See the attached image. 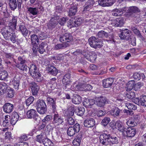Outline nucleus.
I'll list each match as a JSON object with an SVG mask.
<instances>
[{"label": "nucleus", "instance_id": "obj_43", "mask_svg": "<svg viewBox=\"0 0 146 146\" xmlns=\"http://www.w3.org/2000/svg\"><path fill=\"white\" fill-rule=\"evenodd\" d=\"M46 46V44L44 42H42L39 45L38 47V51L41 54H43L45 51L44 47Z\"/></svg>", "mask_w": 146, "mask_h": 146}, {"label": "nucleus", "instance_id": "obj_25", "mask_svg": "<svg viewBox=\"0 0 146 146\" xmlns=\"http://www.w3.org/2000/svg\"><path fill=\"white\" fill-rule=\"evenodd\" d=\"M29 73L31 75H34V74L38 72V69L35 64L33 62L31 63L29 67Z\"/></svg>", "mask_w": 146, "mask_h": 146}, {"label": "nucleus", "instance_id": "obj_5", "mask_svg": "<svg viewBox=\"0 0 146 146\" xmlns=\"http://www.w3.org/2000/svg\"><path fill=\"white\" fill-rule=\"evenodd\" d=\"M134 82L133 80L129 81L128 82L127 87V91H130L133 88L134 90L137 91L139 90L141 87L144 85L143 83L139 82L134 84Z\"/></svg>", "mask_w": 146, "mask_h": 146}, {"label": "nucleus", "instance_id": "obj_62", "mask_svg": "<svg viewBox=\"0 0 146 146\" xmlns=\"http://www.w3.org/2000/svg\"><path fill=\"white\" fill-rule=\"evenodd\" d=\"M67 123L69 125H73L75 123V121L71 117H68L66 119Z\"/></svg>", "mask_w": 146, "mask_h": 146}, {"label": "nucleus", "instance_id": "obj_58", "mask_svg": "<svg viewBox=\"0 0 146 146\" xmlns=\"http://www.w3.org/2000/svg\"><path fill=\"white\" fill-rule=\"evenodd\" d=\"M34 100V98L32 96L29 97L26 100V104L27 106H29L33 103Z\"/></svg>", "mask_w": 146, "mask_h": 146}, {"label": "nucleus", "instance_id": "obj_54", "mask_svg": "<svg viewBox=\"0 0 146 146\" xmlns=\"http://www.w3.org/2000/svg\"><path fill=\"white\" fill-rule=\"evenodd\" d=\"M126 124L131 127H133L137 124L136 121H135L133 119H130L126 122Z\"/></svg>", "mask_w": 146, "mask_h": 146}, {"label": "nucleus", "instance_id": "obj_18", "mask_svg": "<svg viewBox=\"0 0 146 146\" xmlns=\"http://www.w3.org/2000/svg\"><path fill=\"white\" fill-rule=\"evenodd\" d=\"M46 96L47 97L46 100L47 101L48 104L52 107L53 112H55L56 111V105L55 101L52 98H50V97L48 96L47 94Z\"/></svg>", "mask_w": 146, "mask_h": 146}, {"label": "nucleus", "instance_id": "obj_11", "mask_svg": "<svg viewBox=\"0 0 146 146\" xmlns=\"http://www.w3.org/2000/svg\"><path fill=\"white\" fill-rule=\"evenodd\" d=\"M20 79V75L17 74L11 80L10 83L13 85V88L15 89L18 90L19 89Z\"/></svg>", "mask_w": 146, "mask_h": 146}, {"label": "nucleus", "instance_id": "obj_23", "mask_svg": "<svg viewBox=\"0 0 146 146\" xmlns=\"http://www.w3.org/2000/svg\"><path fill=\"white\" fill-rule=\"evenodd\" d=\"M19 31H20L24 36L25 37L28 34V31L25 25L21 23L19 26Z\"/></svg>", "mask_w": 146, "mask_h": 146}, {"label": "nucleus", "instance_id": "obj_12", "mask_svg": "<svg viewBox=\"0 0 146 146\" xmlns=\"http://www.w3.org/2000/svg\"><path fill=\"white\" fill-rule=\"evenodd\" d=\"M111 109L108 111L109 114L114 117L116 118L119 117L121 110L117 107L112 106H111Z\"/></svg>", "mask_w": 146, "mask_h": 146}, {"label": "nucleus", "instance_id": "obj_45", "mask_svg": "<svg viewBox=\"0 0 146 146\" xmlns=\"http://www.w3.org/2000/svg\"><path fill=\"white\" fill-rule=\"evenodd\" d=\"M68 45L66 43L57 44L54 46V48L56 50L63 49L67 47Z\"/></svg>", "mask_w": 146, "mask_h": 146}, {"label": "nucleus", "instance_id": "obj_46", "mask_svg": "<svg viewBox=\"0 0 146 146\" xmlns=\"http://www.w3.org/2000/svg\"><path fill=\"white\" fill-rule=\"evenodd\" d=\"M87 60L92 62H94L96 58V54L95 53L90 54Z\"/></svg>", "mask_w": 146, "mask_h": 146}, {"label": "nucleus", "instance_id": "obj_15", "mask_svg": "<svg viewBox=\"0 0 146 146\" xmlns=\"http://www.w3.org/2000/svg\"><path fill=\"white\" fill-rule=\"evenodd\" d=\"M54 115L53 123L56 125H59L60 124L64 123V119L59 116L56 111L54 112Z\"/></svg>", "mask_w": 146, "mask_h": 146}, {"label": "nucleus", "instance_id": "obj_51", "mask_svg": "<svg viewBox=\"0 0 146 146\" xmlns=\"http://www.w3.org/2000/svg\"><path fill=\"white\" fill-rule=\"evenodd\" d=\"M130 44L133 46L136 45V38L135 37L130 36L128 39Z\"/></svg>", "mask_w": 146, "mask_h": 146}, {"label": "nucleus", "instance_id": "obj_60", "mask_svg": "<svg viewBox=\"0 0 146 146\" xmlns=\"http://www.w3.org/2000/svg\"><path fill=\"white\" fill-rule=\"evenodd\" d=\"M68 19V17H62L58 21V23H59L61 25H64Z\"/></svg>", "mask_w": 146, "mask_h": 146}, {"label": "nucleus", "instance_id": "obj_53", "mask_svg": "<svg viewBox=\"0 0 146 146\" xmlns=\"http://www.w3.org/2000/svg\"><path fill=\"white\" fill-rule=\"evenodd\" d=\"M67 133L68 135L72 136L75 134L76 132H75L72 127H69L67 131Z\"/></svg>", "mask_w": 146, "mask_h": 146}, {"label": "nucleus", "instance_id": "obj_21", "mask_svg": "<svg viewBox=\"0 0 146 146\" xmlns=\"http://www.w3.org/2000/svg\"><path fill=\"white\" fill-rule=\"evenodd\" d=\"M113 82V78H109L103 80V86L104 88L110 87Z\"/></svg>", "mask_w": 146, "mask_h": 146}, {"label": "nucleus", "instance_id": "obj_59", "mask_svg": "<svg viewBox=\"0 0 146 146\" xmlns=\"http://www.w3.org/2000/svg\"><path fill=\"white\" fill-rule=\"evenodd\" d=\"M56 137L57 139V140L59 141H61L62 139V134L60 132L58 129H56Z\"/></svg>", "mask_w": 146, "mask_h": 146}, {"label": "nucleus", "instance_id": "obj_6", "mask_svg": "<svg viewBox=\"0 0 146 146\" xmlns=\"http://www.w3.org/2000/svg\"><path fill=\"white\" fill-rule=\"evenodd\" d=\"M11 28L9 27L5 26L2 28L0 31V33L6 40H9V37L12 33Z\"/></svg>", "mask_w": 146, "mask_h": 146}, {"label": "nucleus", "instance_id": "obj_7", "mask_svg": "<svg viewBox=\"0 0 146 146\" xmlns=\"http://www.w3.org/2000/svg\"><path fill=\"white\" fill-rule=\"evenodd\" d=\"M59 37L60 41L63 43L70 42L72 40L73 38L71 35L68 32L60 35Z\"/></svg>", "mask_w": 146, "mask_h": 146}, {"label": "nucleus", "instance_id": "obj_4", "mask_svg": "<svg viewBox=\"0 0 146 146\" xmlns=\"http://www.w3.org/2000/svg\"><path fill=\"white\" fill-rule=\"evenodd\" d=\"M36 106L37 111L39 113L43 114L46 112V106L44 100H38L36 102Z\"/></svg>", "mask_w": 146, "mask_h": 146}, {"label": "nucleus", "instance_id": "obj_26", "mask_svg": "<svg viewBox=\"0 0 146 146\" xmlns=\"http://www.w3.org/2000/svg\"><path fill=\"white\" fill-rule=\"evenodd\" d=\"M47 68L48 72L50 74L53 76H56L58 73V70L55 67L52 65L48 64Z\"/></svg>", "mask_w": 146, "mask_h": 146}, {"label": "nucleus", "instance_id": "obj_61", "mask_svg": "<svg viewBox=\"0 0 146 146\" xmlns=\"http://www.w3.org/2000/svg\"><path fill=\"white\" fill-rule=\"evenodd\" d=\"M125 8H124L123 9H114L115 10V12H116L117 14V16H120L123 14V11H125Z\"/></svg>", "mask_w": 146, "mask_h": 146}, {"label": "nucleus", "instance_id": "obj_40", "mask_svg": "<svg viewBox=\"0 0 146 146\" xmlns=\"http://www.w3.org/2000/svg\"><path fill=\"white\" fill-rule=\"evenodd\" d=\"M8 77V73L7 71L5 70H0V80H5Z\"/></svg>", "mask_w": 146, "mask_h": 146}, {"label": "nucleus", "instance_id": "obj_36", "mask_svg": "<svg viewBox=\"0 0 146 146\" xmlns=\"http://www.w3.org/2000/svg\"><path fill=\"white\" fill-rule=\"evenodd\" d=\"M9 5L11 9L13 10L15 9L17 7V3L16 0H9Z\"/></svg>", "mask_w": 146, "mask_h": 146}, {"label": "nucleus", "instance_id": "obj_30", "mask_svg": "<svg viewBox=\"0 0 146 146\" xmlns=\"http://www.w3.org/2000/svg\"><path fill=\"white\" fill-rule=\"evenodd\" d=\"M95 123L94 120L93 118H90L85 120L84 124L85 127H90L93 126Z\"/></svg>", "mask_w": 146, "mask_h": 146}, {"label": "nucleus", "instance_id": "obj_34", "mask_svg": "<svg viewBox=\"0 0 146 146\" xmlns=\"http://www.w3.org/2000/svg\"><path fill=\"white\" fill-rule=\"evenodd\" d=\"M31 89L33 95H36L39 90V86L35 83H32L31 84Z\"/></svg>", "mask_w": 146, "mask_h": 146}, {"label": "nucleus", "instance_id": "obj_2", "mask_svg": "<svg viewBox=\"0 0 146 146\" xmlns=\"http://www.w3.org/2000/svg\"><path fill=\"white\" fill-rule=\"evenodd\" d=\"M18 61V62L16 63V66L21 71L27 72L28 70V66L25 64L27 62V60L25 56H19Z\"/></svg>", "mask_w": 146, "mask_h": 146}, {"label": "nucleus", "instance_id": "obj_24", "mask_svg": "<svg viewBox=\"0 0 146 146\" xmlns=\"http://www.w3.org/2000/svg\"><path fill=\"white\" fill-rule=\"evenodd\" d=\"M106 98L103 96L98 97L96 101V104L99 107L104 106L106 101Z\"/></svg>", "mask_w": 146, "mask_h": 146}, {"label": "nucleus", "instance_id": "obj_19", "mask_svg": "<svg viewBox=\"0 0 146 146\" xmlns=\"http://www.w3.org/2000/svg\"><path fill=\"white\" fill-rule=\"evenodd\" d=\"M13 104L9 103H5L3 107L4 111L6 113H9L11 112L13 109Z\"/></svg>", "mask_w": 146, "mask_h": 146}, {"label": "nucleus", "instance_id": "obj_16", "mask_svg": "<svg viewBox=\"0 0 146 146\" xmlns=\"http://www.w3.org/2000/svg\"><path fill=\"white\" fill-rule=\"evenodd\" d=\"M2 88H4V90L7 91V96L8 98H12L14 95L13 89L9 87L5 83H4L2 84Z\"/></svg>", "mask_w": 146, "mask_h": 146}, {"label": "nucleus", "instance_id": "obj_64", "mask_svg": "<svg viewBox=\"0 0 146 146\" xmlns=\"http://www.w3.org/2000/svg\"><path fill=\"white\" fill-rule=\"evenodd\" d=\"M133 78L136 80H139L141 79V75L140 74L138 73H134L133 75Z\"/></svg>", "mask_w": 146, "mask_h": 146}, {"label": "nucleus", "instance_id": "obj_27", "mask_svg": "<svg viewBox=\"0 0 146 146\" xmlns=\"http://www.w3.org/2000/svg\"><path fill=\"white\" fill-rule=\"evenodd\" d=\"M115 126L118 130L123 133L125 132L126 127L124 126L122 123L120 121H118L115 123Z\"/></svg>", "mask_w": 146, "mask_h": 146}, {"label": "nucleus", "instance_id": "obj_32", "mask_svg": "<svg viewBox=\"0 0 146 146\" xmlns=\"http://www.w3.org/2000/svg\"><path fill=\"white\" fill-rule=\"evenodd\" d=\"M19 118V115L16 112H14L12 115L11 123L12 125H14L17 123Z\"/></svg>", "mask_w": 146, "mask_h": 146}, {"label": "nucleus", "instance_id": "obj_35", "mask_svg": "<svg viewBox=\"0 0 146 146\" xmlns=\"http://www.w3.org/2000/svg\"><path fill=\"white\" fill-rule=\"evenodd\" d=\"M82 98L79 95L76 94L73 96L72 102L75 104H79L82 102Z\"/></svg>", "mask_w": 146, "mask_h": 146}, {"label": "nucleus", "instance_id": "obj_10", "mask_svg": "<svg viewBox=\"0 0 146 146\" xmlns=\"http://www.w3.org/2000/svg\"><path fill=\"white\" fill-rule=\"evenodd\" d=\"M71 77V73L68 72L64 76L62 80V82L63 84L65 85L64 89H66V88H69L70 84L71 81L70 80Z\"/></svg>", "mask_w": 146, "mask_h": 146}, {"label": "nucleus", "instance_id": "obj_1", "mask_svg": "<svg viewBox=\"0 0 146 146\" xmlns=\"http://www.w3.org/2000/svg\"><path fill=\"white\" fill-rule=\"evenodd\" d=\"M100 143L106 146H112L113 145L118 143L117 136L108 133H103L100 135L99 137Z\"/></svg>", "mask_w": 146, "mask_h": 146}, {"label": "nucleus", "instance_id": "obj_31", "mask_svg": "<svg viewBox=\"0 0 146 146\" xmlns=\"http://www.w3.org/2000/svg\"><path fill=\"white\" fill-rule=\"evenodd\" d=\"M74 106H71L69 107L65 113V116L70 117L72 116L74 113Z\"/></svg>", "mask_w": 146, "mask_h": 146}, {"label": "nucleus", "instance_id": "obj_41", "mask_svg": "<svg viewBox=\"0 0 146 146\" xmlns=\"http://www.w3.org/2000/svg\"><path fill=\"white\" fill-rule=\"evenodd\" d=\"M85 111L84 108L83 107H78L75 109L76 113L78 115L81 116L83 115Z\"/></svg>", "mask_w": 146, "mask_h": 146}, {"label": "nucleus", "instance_id": "obj_57", "mask_svg": "<svg viewBox=\"0 0 146 146\" xmlns=\"http://www.w3.org/2000/svg\"><path fill=\"white\" fill-rule=\"evenodd\" d=\"M110 121V117H105L102 121V124L104 126H106L108 125Z\"/></svg>", "mask_w": 146, "mask_h": 146}, {"label": "nucleus", "instance_id": "obj_39", "mask_svg": "<svg viewBox=\"0 0 146 146\" xmlns=\"http://www.w3.org/2000/svg\"><path fill=\"white\" fill-rule=\"evenodd\" d=\"M77 11V8L75 6L71 7L69 10L68 15L70 17L75 15Z\"/></svg>", "mask_w": 146, "mask_h": 146}, {"label": "nucleus", "instance_id": "obj_42", "mask_svg": "<svg viewBox=\"0 0 146 146\" xmlns=\"http://www.w3.org/2000/svg\"><path fill=\"white\" fill-rule=\"evenodd\" d=\"M5 120L3 122V125L4 127H6L9 125L10 121V117L8 115L5 116Z\"/></svg>", "mask_w": 146, "mask_h": 146}, {"label": "nucleus", "instance_id": "obj_33", "mask_svg": "<svg viewBox=\"0 0 146 146\" xmlns=\"http://www.w3.org/2000/svg\"><path fill=\"white\" fill-rule=\"evenodd\" d=\"M94 103V101L91 99H86L83 102V105L86 108H91Z\"/></svg>", "mask_w": 146, "mask_h": 146}, {"label": "nucleus", "instance_id": "obj_44", "mask_svg": "<svg viewBox=\"0 0 146 146\" xmlns=\"http://www.w3.org/2000/svg\"><path fill=\"white\" fill-rule=\"evenodd\" d=\"M129 13H135L139 12L140 11L139 9L136 6L130 7L128 10Z\"/></svg>", "mask_w": 146, "mask_h": 146}, {"label": "nucleus", "instance_id": "obj_8", "mask_svg": "<svg viewBox=\"0 0 146 146\" xmlns=\"http://www.w3.org/2000/svg\"><path fill=\"white\" fill-rule=\"evenodd\" d=\"M59 37L60 41L63 43L70 42L72 40L73 38L71 35L68 32L60 35Z\"/></svg>", "mask_w": 146, "mask_h": 146}, {"label": "nucleus", "instance_id": "obj_50", "mask_svg": "<svg viewBox=\"0 0 146 146\" xmlns=\"http://www.w3.org/2000/svg\"><path fill=\"white\" fill-rule=\"evenodd\" d=\"M124 19L123 18H121L117 19L116 23L115 24V26L117 27H121L123 24Z\"/></svg>", "mask_w": 146, "mask_h": 146}, {"label": "nucleus", "instance_id": "obj_52", "mask_svg": "<svg viewBox=\"0 0 146 146\" xmlns=\"http://www.w3.org/2000/svg\"><path fill=\"white\" fill-rule=\"evenodd\" d=\"M43 141L42 143H43L44 146H50L52 144V141L47 138H44Z\"/></svg>", "mask_w": 146, "mask_h": 146}, {"label": "nucleus", "instance_id": "obj_20", "mask_svg": "<svg viewBox=\"0 0 146 146\" xmlns=\"http://www.w3.org/2000/svg\"><path fill=\"white\" fill-rule=\"evenodd\" d=\"M129 35V30L128 29H125L122 31L121 34H119V36L120 39L122 40H128Z\"/></svg>", "mask_w": 146, "mask_h": 146}, {"label": "nucleus", "instance_id": "obj_22", "mask_svg": "<svg viewBox=\"0 0 146 146\" xmlns=\"http://www.w3.org/2000/svg\"><path fill=\"white\" fill-rule=\"evenodd\" d=\"M131 29L138 38H139L141 40L143 39L144 37L136 26H131Z\"/></svg>", "mask_w": 146, "mask_h": 146}, {"label": "nucleus", "instance_id": "obj_29", "mask_svg": "<svg viewBox=\"0 0 146 146\" xmlns=\"http://www.w3.org/2000/svg\"><path fill=\"white\" fill-rule=\"evenodd\" d=\"M17 17L13 16L12 20L9 23V26L11 30H14L15 29L17 25Z\"/></svg>", "mask_w": 146, "mask_h": 146}, {"label": "nucleus", "instance_id": "obj_55", "mask_svg": "<svg viewBox=\"0 0 146 146\" xmlns=\"http://www.w3.org/2000/svg\"><path fill=\"white\" fill-rule=\"evenodd\" d=\"M31 38L32 44H34V43L38 42V38L36 35L33 34L31 35Z\"/></svg>", "mask_w": 146, "mask_h": 146}, {"label": "nucleus", "instance_id": "obj_14", "mask_svg": "<svg viewBox=\"0 0 146 146\" xmlns=\"http://www.w3.org/2000/svg\"><path fill=\"white\" fill-rule=\"evenodd\" d=\"M95 3L94 0H88L86 2L83 6V12L85 13L93 8Z\"/></svg>", "mask_w": 146, "mask_h": 146}, {"label": "nucleus", "instance_id": "obj_9", "mask_svg": "<svg viewBox=\"0 0 146 146\" xmlns=\"http://www.w3.org/2000/svg\"><path fill=\"white\" fill-rule=\"evenodd\" d=\"M27 116L28 118H33L34 120L37 121L40 120V117L37 114L36 111L33 109H31L27 111Z\"/></svg>", "mask_w": 146, "mask_h": 146}, {"label": "nucleus", "instance_id": "obj_17", "mask_svg": "<svg viewBox=\"0 0 146 146\" xmlns=\"http://www.w3.org/2000/svg\"><path fill=\"white\" fill-rule=\"evenodd\" d=\"M126 136L127 137H134L136 133L135 128L132 127H127L125 130Z\"/></svg>", "mask_w": 146, "mask_h": 146}, {"label": "nucleus", "instance_id": "obj_38", "mask_svg": "<svg viewBox=\"0 0 146 146\" xmlns=\"http://www.w3.org/2000/svg\"><path fill=\"white\" fill-rule=\"evenodd\" d=\"M31 76L37 82H40L42 80V79L41 77V74L38 72L34 73V75H31Z\"/></svg>", "mask_w": 146, "mask_h": 146}, {"label": "nucleus", "instance_id": "obj_13", "mask_svg": "<svg viewBox=\"0 0 146 146\" xmlns=\"http://www.w3.org/2000/svg\"><path fill=\"white\" fill-rule=\"evenodd\" d=\"M59 18L58 16L56 18L55 17H52L47 24L48 28L49 29L52 30L55 28L58 24V22L57 21V20Z\"/></svg>", "mask_w": 146, "mask_h": 146}, {"label": "nucleus", "instance_id": "obj_47", "mask_svg": "<svg viewBox=\"0 0 146 146\" xmlns=\"http://www.w3.org/2000/svg\"><path fill=\"white\" fill-rule=\"evenodd\" d=\"M125 97L129 99H132L135 97V94L134 92H128L125 93Z\"/></svg>", "mask_w": 146, "mask_h": 146}, {"label": "nucleus", "instance_id": "obj_63", "mask_svg": "<svg viewBox=\"0 0 146 146\" xmlns=\"http://www.w3.org/2000/svg\"><path fill=\"white\" fill-rule=\"evenodd\" d=\"M44 137H43V136L42 134L37 135L36 137V141H37L42 143L43 141Z\"/></svg>", "mask_w": 146, "mask_h": 146}, {"label": "nucleus", "instance_id": "obj_3", "mask_svg": "<svg viewBox=\"0 0 146 146\" xmlns=\"http://www.w3.org/2000/svg\"><path fill=\"white\" fill-rule=\"evenodd\" d=\"M88 41L90 46L95 49L101 48L103 46L102 41L96 37H91L89 38Z\"/></svg>", "mask_w": 146, "mask_h": 146}, {"label": "nucleus", "instance_id": "obj_48", "mask_svg": "<svg viewBox=\"0 0 146 146\" xmlns=\"http://www.w3.org/2000/svg\"><path fill=\"white\" fill-rule=\"evenodd\" d=\"M52 119V116L50 115H47L42 120L43 122L46 123L47 124L51 121Z\"/></svg>", "mask_w": 146, "mask_h": 146}, {"label": "nucleus", "instance_id": "obj_49", "mask_svg": "<svg viewBox=\"0 0 146 146\" xmlns=\"http://www.w3.org/2000/svg\"><path fill=\"white\" fill-rule=\"evenodd\" d=\"M127 108L130 110H135L137 109V107L133 104L127 103L125 104Z\"/></svg>", "mask_w": 146, "mask_h": 146}, {"label": "nucleus", "instance_id": "obj_28", "mask_svg": "<svg viewBox=\"0 0 146 146\" xmlns=\"http://www.w3.org/2000/svg\"><path fill=\"white\" fill-rule=\"evenodd\" d=\"M27 11L29 13L34 16L37 15L39 14V11L36 7H27Z\"/></svg>", "mask_w": 146, "mask_h": 146}, {"label": "nucleus", "instance_id": "obj_37", "mask_svg": "<svg viewBox=\"0 0 146 146\" xmlns=\"http://www.w3.org/2000/svg\"><path fill=\"white\" fill-rule=\"evenodd\" d=\"M108 33L104 31H99L97 35V36L98 38H107L109 36Z\"/></svg>", "mask_w": 146, "mask_h": 146}, {"label": "nucleus", "instance_id": "obj_56", "mask_svg": "<svg viewBox=\"0 0 146 146\" xmlns=\"http://www.w3.org/2000/svg\"><path fill=\"white\" fill-rule=\"evenodd\" d=\"M140 97V104L141 105L146 106V96L142 95Z\"/></svg>", "mask_w": 146, "mask_h": 146}]
</instances>
